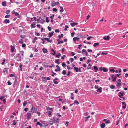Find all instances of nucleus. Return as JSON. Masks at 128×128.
Masks as SVG:
<instances>
[{
	"label": "nucleus",
	"mask_w": 128,
	"mask_h": 128,
	"mask_svg": "<svg viewBox=\"0 0 128 128\" xmlns=\"http://www.w3.org/2000/svg\"><path fill=\"white\" fill-rule=\"evenodd\" d=\"M75 34V33L74 32H73L71 34V36L72 37H73L74 36V35Z\"/></svg>",
	"instance_id": "obj_53"
},
{
	"label": "nucleus",
	"mask_w": 128,
	"mask_h": 128,
	"mask_svg": "<svg viewBox=\"0 0 128 128\" xmlns=\"http://www.w3.org/2000/svg\"><path fill=\"white\" fill-rule=\"evenodd\" d=\"M54 33V32L52 31L51 32H50L49 33V34L50 35V38L52 37L53 34V33Z\"/></svg>",
	"instance_id": "obj_9"
},
{
	"label": "nucleus",
	"mask_w": 128,
	"mask_h": 128,
	"mask_svg": "<svg viewBox=\"0 0 128 128\" xmlns=\"http://www.w3.org/2000/svg\"><path fill=\"white\" fill-rule=\"evenodd\" d=\"M10 17V15H6V16L5 17V18H9Z\"/></svg>",
	"instance_id": "obj_51"
},
{
	"label": "nucleus",
	"mask_w": 128,
	"mask_h": 128,
	"mask_svg": "<svg viewBox=\"0 0 128 128\" xmlns=\"http://www.w3.org/2000/svg\"><path fill=\"white\" fill-rule=\"evenodd\" d=\"M92 36H89L87 38V39L88 40H90L91 38H93Z\"/></svg>",
	"instance_id": "obj_40"
},
{
	"label": "nucleus",
	"mask_w": 128,
	"mask_h": 128,
	"mask_svg": "<svg viewBox=\"0 0 128 128\" xmlns=\"http://www.w3.org/2000/svg\"><path fill=\"white\" fill-rule=\"evenodd\" d=\"M52 73H53V74L52 75V76H53V77L54 76V75H56V73H54V72H52Z\"/></svg>",
	"instance_id": "obj_49"
},
{
	"label": "nucleus",
	"mask_w": 128,
	"mask_h": 128,
	"mask_svg": "<svg viewBox=\"0 0 128 128\" xmlns=\"http://www.w3.org/2000/svg\"><path fill=\"white\" fill-rule=\"evenodd\" d=\"M27 104V102L26 101L24 102L23 104V106H26V104Z\"/></svg>",
	"instance_id": "obj_38"
},
{
	"label": "nucleus",
	"mask_w": 128,
	"mask_h": 128,
	"mask_svg": "<svg viewBox=\"0 0 128 128\" xmlns=\"http://www.w3.org/2000/svg\"><path fill=\"white\" fill-rule=\"evenodd\" d=\"M110 87L111 88L113 89L115 88V86L114 85H111L110 86Z\"/></svg>",
	"instance_id": "obj_33"
},
{
	"label": "nucleus",
	"mask_w": 128,
	"mask_h": 128,
	"mask_svg": "<svg viewBox=\"0 0 128 128\" xmlns=\"http://www.w3.org/2000/svg\"><path fill=\"white\" fill-rule=\"evenodd\" d=\"M45 40H46L48 42L51 43L52 42V39H51L50 40H49V39L47 38H45Z\"/></svg>",
	"instance_id": "obj_8"
},
{
	"label": "nucleus",
	"mask_w": 128,
	"mask_h": 128,
	"mask_svg": "<svg viewBox=\"0 0 128 128\" xmlns=\"http://www.w3.org/2000/svg\"><path fill=\"white\" fill-rule=\"evenodd\" d=\"M72 55V56H74L75 54V53L74 52H72L71 53Z\"/></svg>",
	"instance_id": "obj_62"
},
{
	"label": "nucleus",
	"mask_w": 128,
	"mask_h": 128,
	"mask_svg": "<svg viewBox=\"0 0 128 128\" xmlns=\"http://www.w3.org/2000/svg\"><path fill=\"white\" fill-rule=\"evenodd\" d=\"M53 82L55 84H58V82L56 81L55 80H54Z\"/></svg>",
	"instance_id": "obj_35"
},
{
	"label": "nucleus",
	"mask_w": 128,
	"mask_h": 128,
	"mask_svg": "<svg viewBox=\"0 0 128 128\" xmlns=\"http://www.w3.org/2000/svg\"><path fill=\"white\" fill-rule=\"evenodd\" d=\"M48 30L50 31H51V28H50V27L48 26Z\"/></svg>",
	"instance_id": "obj_57"
},
{
	"label": "nucleus",
	"mask_w": 128,
	"mask_h": 128,
	"mask_svg": "<svg viewBox=\"0 0 128 128\" xmlns=\"http://www.w3.org/2000/svg\"><path fill=\"white\" fill-rule=\"evenodd\" d=\"M38 38L37 37H35L34 40L32 41V42L33 43H34L35 42L36 40Z\"/></svg>",
	"instance_id": "obj_22"
},
{
	"label": "nucleus",
	"mask_w": 128,
	"mask_h": 128,
	"mask_svg": "<svg viewBox=\"0 0 128 128\" xmlns=\"http://www.w3.org/2000/svg\"><path fill=\"white\" fill-rule=\"evenodd\" d=\"M36 25V24L34 22L31 25V26L32 28H34L35 27V26Z\"/></svg>",
	"instance_id": "obj_15"
},
{
	"label": "nucleus",
	"mask_w": 128,
	"mask_h": 128,
	"mask_svg": "<svg viewBox=\"0 0 128 128\" xmlns=\"http://www.w3.org/2000/svg\"><path fill=\"white\" fill-rule=\"evenodd\" d=\"M10 12V10H8L6 11V14H8Z\"/></svg>",
	"instance_id": "obj_41"
},
{
	"label": "nucleus",
	"mask_w": 128,
	"mask_h": 128,
	"mask_svg": "<svg viewBox=\"0 0 128 128\" xmlns=\"http://www.w3.org/2000/svg\"><path fill=\"white\" fill-rule=\"evenodd\" d=\"M64 36L63 34H61V36H58V38L59 39H61L62 38H63V37Z\"/></svg>",
	"instance_id": "obj_30"
},
{
	"label": "nucleus",
	"mask_w": 128,
	"mask_h": 128,
	"mask_svg": "<svg viewBox=\"0 0 128 128\" xmlns=\"http://www.w3.org/2000/svg\"><path fill=\"white\" fill-rule=\"evenodd\" d=\"M36 113L38 114V116H40L41 113L40 112H35Z\"/></svg>",
	"instance_id": "obj_52"
},
{
	"label": "nucleus",
	"mask_w": 128,
	"mask_h": 128,
	"mask_svg": "<svg viewBox=\"0 0 128 128\" xmlns=\"http://www.w3.org/2000/svg\"><path fill=\"white\" fill-rule=\"evenodd\" d=\"M46 22L47 23H48L49 22V21L48 20V17H46Z\"/></svg>",
	"instance_id": "obj_42"
},
{
	"label": "nucleus",
	"mask_w": 128,
	"mask_h": 128,
	"mask_svg": "<svg viewBox=\"0 0 128 128\" xmlns=\"http://www.w3.org/2000/svg\"><path fill=\"white\" fill-rule=\"evenodd\" d=\"M59 4L60 3L58 2H52V6L53 7H54L56 5L58 4Z\"/></svg>",
	"instance_id": "obj_1"
},
{
	"label": "nucleus",
	"mask_w": 128,
	"mask_h": 128,
	"mask_svg": "<svg viewBox=\"0 0 128 128\" xmlns=\"http://www.w3.org/2000/svg\"><path fill=\"white\" fill-rule=\"evenodd\" d=\"M66 70H64L62 72V74L64 75H65L66 74Z\"/></svg>",
	"instance_id": "obj_32"
},
{
	"label": "nucleus",
	"mask_w": 128,
	"mask_h": 128,
	"mask_svg": "<svg viewBox=\"0 0 128 128\" xmlns=\"http://www.w3.org/2000/svg\"><path fill=\"white\" fill-rule=\"evenodd\" d=\"M110 71L111 72H115V70L113 69H111L110 70Z\"/></svg>",
	"instance_id": "obj_56"
},
{
	"label": "nucleus",
	"mask_w": 128,
	"mask_h": 128,
	"mask_svg": "<svg viewBox=\"0 0 128 128\" xmlns=\"http://www.w3.org/2000/svg\"><path fill=\"white\" fill-rule=\"evenodd\" d=\"M71 95L72 96V97L71 98V99L72 100H74V98L73 97L74 96V94L73 93H71Z\"/></svg>",
	"instance_id": "obj_26"
},
{
	"label": "nucleus",
	"mask_w": 128,
	"mask_h": 128,
	"mask_svg": "<svg viewBox=\"0 0 128 128\" xmlns=\"http://www.w3.org/2000/svg\"><path fill=\"white\" fill-rule=\"evenodd\" d=\"M80 38H79L75 37L73 39V40L74 42V43H76V41H78L80 40Z\"/></svg>",
	"instance_id": "obj_4"
},
{
	"label": "nucleus",
	"mask_w": 128,
	"mask_h": 128,
	"mask_svg": "<svg viewBox=\"0 0 128 128\" xmlns=\"http://www.w3.org/2000/svg\"><path fill=\"white\" fill-rule=\"evenodd\" d=\"M55 32H56V33H59L60 32V31L59 30H55Z\"/></svg>",
	"instance_id": "obj_55"
},
{
	"label": "nucleus",
	"mask_w": 128,
	"mask_h": 128,
	"mask_svg": "<svg viewBox=\"0 0 128 128\" xmlns=\"http://www.w3.org/2000/svg\"><path fill=\"white\" fill-rule=\"evenodd\" d=\"M70 71H69L68 72V73L67 74V75L68 76H69L70 75Z\"/></svg>",
	"instance_id": "obj_63"
},
{
	"label": "nucleus",
	"mask_w": 128,
	"mask_h": 128,
	"mask_svg": "<svg viewBox=\"0 0 128 128\" xmlns=\"http://www.w3.org/2000/svg\"><path fill=\"white\" fill-rule=\"evenodd\" d=\"M60 8L61 9V10H60V12H63L64 11L63 8L61 6H60Z\"/></svg>",
	"instance_id": "obj_24"
},
{
	"label": "nucleus",
	"mask_w": 128,
	"mask_h": 128,
	"mask_svg": "<svg viewBox=\"0 0 128 128\" xmlns=\"http://www.w3.org/2000/svg\"><path fill=\"white\" fill-rule=\"evenodd\" d=\"M16 56L17 57H18L19 58V60H20L21 59V57L20 56V54H18L16 55Z\"/></svg>",
	"instance_id": "obj_21"
},
{
	"label": "nucleus",
	"mask_w": 128,
	"mask_h": 128,
	"mask_svg": "<svg viewBox=\"0 0 128 128\" xmlns=\"http://www.w3.org/2000/svg\"><path fill=\"white\" fill-rule=\"evenodd\" d=\"M66 57V56L65 55H64L63 56L61 57V59L63 60Z\"/></svg>",
	"instance_id": "obj_39"
},
{
	"label": "nucleus",
	"mask_w": 128,
	"mask_h": 128,
	"mask_svg": "<svg viewBox=\"0 0 128 128\" xmlns=\"http://www.w3.org/2000/svg\"><path fill=\"white\" fill-rule=\"evenodd\" d=\"M126 104H124V106H123L122 107V108L124 109H125L126 107Z\"/></svg>",
	"instance_id": "obj_46"
},
{
	"label": "nucleus",
	"mask_w": 128,
	"mask_h": 128,
	"mask_svg": "<svg viewBox=\"0 0 128 128\" xmlns=\"http://www.w3.org/2000/svg\"><path fill=\"white\" fill-rule=\"evenodd\" d=\"M42 50L44 53V54L48 52L47 49L45 48H43L42 49Z\"/></svg>",
	"instance_id": "obj_13"
},
{
	"label": "nucleus",
	"mask_w": 128,
	"mask_h": 128,
	"mask_svg": "<svg viewBox=\"0 0 128 128\" xmlns=\"http://www.w3.org/2000/svg\"><path fill=\"white\" fill-rule=\"evenodd\" d=\"M74 103L76 104L77 105H78L79 104V103L78 102V101H76V100L74 101Z\"/></svg>",
	"instance_id": "obj_34"
},
{
	"label": "nucleus",
	"mask_w": 128,
	"mask_h": 128,
	"mask_svg": "<svg viewBox=\"0 0 128 128\" xmlns=\"http://www.w3.org/2000/svg\"><path fill=\"white\" fill-rule=\"evenodd\" d=\"M11 47V50L12 52H13L14 51V50L15 49V47L14 46H13L11 45L10 46Z\"/></svg>",
	"instance_id": "obj_5"
},
{
	"label": "nucleus",
	"mask_w": 128,
	"mask_h": 128,
	"mask_svg": "<svg viewBox=\"0 0 128 128\" xmlns=\"http://www.w3.org/2000/svg\"><path fill=\"white\" fill-rule=\"evenodd\" d=\"M106 124H108V123H110V121L109 120H108L106 122Z\"/></svg>",
	"instance_id": "obj_64"
},
{
	"label": "nucleus",
	"mask_w": 128,
	"mask_h": 128,
	"mask_svg": "<svg viewBox=\"0 0 128 128\" xmlns=\"http://www.w3.org/2000/svg\"><path fill=\"white\" fill-rule=\"evenodd\" d=\"M54 14H53L52 16H51L50 17V18L52 20H53L54 19Z\"/></svg>",
	"instance_id": "obj_50"
},
{
	"label": "nucleus",
	"mask_w": 128,
	"mask_h": 128,
	"mask_svg": "<svg viewBox=\"0 0 128 128\" xmlns=\"http://www.w3.org/2000/svg\"><path fill=\"white\" fill-rule=\"evenodd\" d=\"M4 22L6 24L9 23L10 22V20H9L6 19L4 20Z\"/></svg>",
	"instance_id": "obj_14"
},
{
	"label": "nucleus",
	"mask_w": 128,
	"mask_h": 128,
	"mask_svg": "<svg viewBox=\"0 0 128 128\" xmlns=\"http://www.w3.org/2000/svg\"><path fill=\"white\" fill-rule=\"evenodd\" d=\"M91 60H88L87 61L86 63L87 64H88V63L90 62H91Z\"/></svg>",
	"instance_id": "obj_59"
},
{
	"label": "nucleus",
	"mask_w": 128,
	"mask_h": 128,
	"mask_svg": "<svg viewBox=\"0 0 128 128\" xmlns=\"http://www.w3.org/2000/svg\"><path fill=\"white\" fill-rule=\"evenodd\" d=\"M103 70L104 72H106L108 71V69L106 68H103Z\"/></svg>",
	"instance_id": "obj_19"
},
{
	"label": "nucleus",
	"mask_w": 128,
	"mask_h": 128,
	"mask_svg": "<svg viewBox=\"0 0 128 128\" xmlns=\"http://www.w3.org/2000/svg\"><path fill=\"white\" fill-rule=\"evenodd\" d=\"M102 90V88H100L97 90V92H99L100 93H101L102 92L101 90Z\"/></svg>",
	"instance_id": "obj_17"
},
{
	"label": "nucleus",
	"mask_w": 128,
	"mask_h": 128,
	"mask_svg": "<svg viewBox=\"0 0 128 128\" xmlns=\"http://www.w3.org/2000/svg\"><path fill=\"white\" fill-rule=\"evenodd\" d=\"M70 60H71V61L70 62L71 63H72L74 60V58H71Z\"/></svg>",
	"instance_id": "obj_58"
},
{
	"label": "nucleus",
	"mask_w": 128,
	"mask_h": 128,
	"mask_svg": "<svg viewBox=\"0 0 128 128\" xmlns=\"http://www.w3.org/2000/svg\"><path fill=\"white\" fill-rule=\"evenodd\" d=\"M47 113H48V116L51 115V114L52 113V112L50 111L48 112H47Z\"/></svg>",
	"instance_id": "obj_29"
},
{
	"label": "nucleus",
	"mask_w": 128,
	"mask_h": 128,
	"mask_svg": "<svg viewBox=\"0 0 128 128\" xmlns=\"http://www.w3.org/2000/svg\"><path fill=\"white\" fill-rule=\"evenodd\" d=\"M122 85V84L120 83H117L116 86L117 87H120Z\"/></svg>",
	"instance_id": "obj_23"
},
{
	"label": "nucleus",
	"mask_w": 128,
	"mask_h": 128,
	"mask_svg": "<svg viewBox=\"0 0 128 128\" xmlns=\"http://www.w3.org/2000/svg\"><path fill=\"white\" fill-rule=\"evenodd\" d=\"M99 45V43H95L94 45V46L96 47V46H98Z\"/></svg>",
	"instance_id": "obj_28"
},
{
	"label": "nucleus",
	"mask_w": 128,
	"mask_h": 128,
	"mask_svg": "<svg viewBox=\"0 0 128 128\" xmlns=\"http://www.w3.org/2000/svg\"><path fill=\"white\" fill-rule=\"evenodd\" d=\"M86 51L84 49L82 50V54H84V52H86Z\"/></svg>",
	"instance_id": "obj_43"
},
{
	"label": "nucleus",
	"mask_w": 128,
	"mask_h": 128,
	"mask_svg": "<svg viewBox=\"0 0 128 128\" xmlns=\"http://www.w3.org/2000/svg\"><path fill=\"white\" fill-rule=\"evenodd\" d=\"M56 67L58 68V71L60 72V68L59 66L58 65H57L56 66Z\"/></svg>",
	"instance_id": "obj_47"
},
{
	"label": "nucleus",
	"mask_w": 128,
	"mask_h": 128,
	"mask_svg": "<svg viewBox=\"0 0 128 128\" xmlns=\"http://www.w3.org/2000/svg\"><path fill=\"white\" fill-rule=\"evenodd\" d=\"M94 69L95 70V72H96L98 70V68L97 66H94Z\"/></svg>",
	"instance_id": "obj_16"
},
{
	"label": "nucleus",
	"mask_w": 128,
	"mask_h": 128,
	"mask_svg": "<svg viewBox=\"0 0 128 128\" xmlns=\"http://www.w3.org/2000/svg\"><path fill=\"white\" fill-rule=\"evenodd\" d=\"M49 123L50 125H52L53 124L54 122L53 121H50L49 122Z\"/></svg>",
	"instance_id": "obj_36"
},
{
	"label": "nucleus",
	"mask_w": 128,
	"mask_h": 128,
	"mask_svg": "<svg viewBox=\"0 0 128 128\" xmlns=\"http://www.w3.org/2000/svg\"><path fill=\"white\" fill-rule=\"evenodd\" d=\"M78 23H70V25L72 26L73 27L76 25H78Z\"/></svg>",
	"instance_id": "obj_7"
},
{
	"label": "nucleus",
	"mask_w": 128,
	"mask_h": 128,
	"mask_svg": "<svg viewBox=\"0 0 128 128\" xmlns=\"http://www.w3.org/2000/svg\"><path fill=\"white\" fill-rule=\"evenodd\" d=\"M6 2L4 1L2 2V4L3 6L4 7H6Z\"/></svg>",
	"instance_id": "obj_10"
},
{
	"label": "nucleus",
	"mask_w": 128,
	"mask_h": 128,
	"mask_svg": "<svg viewBox=\"0 0 128 128\" xmlns=\"http://www.w3.org/2000/svg\"><path fill=\"white\" fill-rule=\"evenodd\" d=\"M28 108H26L24 109V110L25 112H27L28 111Z\"/></svg>",
	"instance_id": "obj_61"
},
{
	"label": "nucleus",
	"mask_w": 128,
	"mask_h": 128,
	"mask_svg": "<svg viewBox=\"0 0 128 128\" xmlns=\"http://www.w3.org/2000/svg\"><path fill=\"white\" fill-rule=\"evenodd\" d=\"M110 37L109 36H104L103 38V39L104 40H110Z\"/></svg>",
	"instance_id": "obj_3"
},
{
	"label": "nucleus",
	"mask_w": 128,
	"mask_h": 128,
	"mask_svg": "<svg viewBox=\"0 0 128 128\" xmlns=\"http://www.w3.org/2000/svg\"><path fill=\"white\" fill-rule=\"evenodd\" d=\"M26 44H23L22 45V48H25L26 46Z\"/></svg>",
	"instance_id": "obj_54"
},
{
	"label": "nucleus",
	"mask_w": 128,
	"mask_h": 128,
	"mask_svg": "<svg viewBox=\"0 0 128 128\" xmlns=\"http://www.w3.org/2000/svg\"><path fill=\"white\" fill-rule=\"evenodd\" d=\"M61 56V54L60 53L58 54V55H56V57L58 58H59L60 56Z\"/></svg>",
	"instance_id": "obj_25"
},
{
	"label": "nucleus",
	"mask_w": 128,
	"mask_h": 128,
	"mask_svg": "<svg viewBox=\"0 0 128 128\" xmlns=\"http://www.w3.org/2000/svg\"><path fill=\"white\" fill-rule=\"evenodd\" d=\"M60 120V119L58 118H57L54 120V121L56 122H58Z\"/></svg>",
	"instance_id": "obj_31"
},
{
	"label": "nucleus",
	"mask_w": 128,
	"mask_h": 128,
	"mask_svg": "<svg viewBox=\"0 0 128 128\" xmlns=\"http://www.w3.org/2000/svg\"><path fill=\"white\" fill-rule=\"evenodd\" d=\"M36 124H37L36 125V126H37V125H40V124H41V123L40 122H37Z\"/></svg>",
	"instance_id": "obj_60"
},
{
	"label": "nucleus",
	"mask_w": 128,
	"mask_h": 128,
	"mask_svg": "<svg viewBox=\"0 0 128 128\" xmlns=\"http://www.w3.org/2000/svg\"><path fill=\"white\" fill-rule=\"evenodd\" d=\"M52 10L53 11L55 12H56L57 11V9L55 8H54Z\"/></svg>",
	"instance_id": "obj_44"
},
{
	"label": "nucleus",
	"mask_w": 128,
	"mask_h": 128,
	"mask_svg": "<svg viewBox=\"0 0 128 128\" xmlns=\"http://www.w3.org/2000/svg\"><path fill=\"white\" fill-rule=\"evenodd\" d=\"M74 70H75L76 72H79V68H76V67H74Z\"/></svg>",
	"instance_id": "obj_11"
},
{
	"label": "nucleus",
	"mask_w": 128,
	"mask_h": 128,
	"mask_svg": "<svg viewBox=\"0 0 128 128\" xmlns=\"http://www.w3.org/2000/svg\"><path fill=\"white\" fill-rule=\"evenodd\" d=\"M27 118L28 119H30L31 118V115L30 113H28L27 114Z\"/></svg>",
	"instance_id": "obj_6"
},
{
	"label": "nucleus",
	"mask_w": 128,
	"mask_h": 128,
	"mask_svg": "<svg viewBox=\"0 0 128 128\" xmlns=\"http://www.w3.org/2000/svg\"><path fill=\"white\" fill-rule=\"evenodd\" d=\"M3 72L4 73H7L8 72L6 69H5L3 71Z\"/></svg>",
	"instance_id": "obj_37"
},
{
	"label": "nucleus",
	"mask_w": 128,
	"mask_h": 128,
	"mask_svg": "<svg viewBox=\"0 0 128 128\" xmlns=\"http://www.w3.org/2000/svg\"><path fill=\"white\" fill-rule=\"evenodd\" d=\"M35 110V108L33 106H32V108L31 109L30 112H32V113L34 114V113Z\"/></svg>",
	"instance_id": "obj_2"
},
{
	"label": "nucleus",
	"mask_w": 128,
	"mask_h": 128,
	"mask_svg": "<svg viewBox=\"0 0 128 128\" xmlns=\"http://www.w3.org/2000/svg\"><path fill=\"white\" fill-rule=\"evenodd\" d=\"M20 52L21 54L22 55L23 57H22V58H23V57L24 56V52L23 51H20Z\"/></svg>",
	"instance_id": "obj_18"
},
{
	"label": "nucleus",
	"mask_w": 128,
	"mask_h": 128,
	"mask_svg": "<svg viewBox=\"0 0 128 128\" xmlns=\"http://www.w3.org/2000/svg\"><path fill=\"white\" fill-rule=\"evenodd\" d=\"M124 2L125 6H126V4L128 3V0H124Z\"/></svg>",
	"instance_id": "obj_20"
},
{
	"label": "nucleus",
	"mask_w": 128,
	"mask_h": 128,
	"mask_svg": "<svg viewBox=\"0 0 128 128\" xmlns=\"http://www.w3.org/2000/svg\"><path fill=\"white\" fill-rule=\"evenodd\" d=\"M13 122H14V124H12V125H14V126H15L16 125V123L15 122V120H13Z\"/></svg>",
	"instance_id": "obj_48"
},
{
	"label": "nucleus",
	"mask_w": 128,
	"mask_h": 128,
	"mask_svg": "<svg viewBox=\"0 0 128 128\" xmlns=\"http://www.w3.org/2000/svg\"><path fill=\"white\" fill-rule=\"evenodd\" d=\"M8 85L9 86L11 85L12 84V83L10 82V81H8Z\"/></svg>",
	"instance_id": "obj_45"
},
{
	"label": "nucleus",
	"mask_w": 128,
	"mask_h": 128,
	"mask_svg": "<svg viewBox=\"0 0 128 128\" xmlns=\"http://www.w3.org/2000/svg\"><path fill=\"white\" fill-rule=\"evenodd\" d=\"M106 126V124H105L102 123L100 125L101 128H104Z\"/></svg>",
	"instance_id": "obj_12"
},
{
	"label": "nucleus",
	"mask_w": 128,
	"mask_h": 128,
	"mask_svg": "<svg viewBox=\"0 0 128 128\" xmlns=\"http://www.w3.org/2000/svg\"><path fill=\"white\" fill-rule=\"evenodd\" d=\"M62 65L63 67H66L67 66L66 65V64L65 62H63L62 63Z\"/></svg>",
	"instance_id": "obj_27"
}]
</instances>
